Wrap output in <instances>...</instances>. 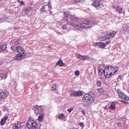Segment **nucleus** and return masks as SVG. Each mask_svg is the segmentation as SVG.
<instances>
[{
    "label": "nucleus",
    "instance_id": "40",
    "mask_svg": "<svg viewBox=\"0 0 129 129\" xmlns=\"http://www.w3.org/2000/svg\"><path fill=\"white\" fill-rule=\"evenodd\" d=\"M120 102H123V103H127V102L125 101L120 100Z\"/></svg>",
    "mask_w": 129,
    "mask_h": 129
},
{
    "label": "nucleus",
    "instance_id": "39",
    "mask_svg": "<svg viewBox=\"0 0 129 129\" xmlns=\"http://www.w3.org/2000/svg\"><path fill=\"white\" fill-rule=\"evenodd\" d=\"M11 50H12V51H14V50H15V46H11Z\"/></svg>",
    "mask_w": 129,
    "mask_h": 129
},
{
    "label": "nucleus",
    "instance_id": "18",
    "mask_svg": "<svg viewBox=\"0 0 129 129\" xmlns=\"http://www.w3.org/2000/svg\"><path fill=\"white\" fill-rule=\"evenodd\" d=\"M8 116H5L2 119L1 121V124H2L3 125H5V123H6V122L7 121V120H8Z\"/></svg>",
    "mask_w": 129,
    "mask_h": 129
},
{
    "label": "nucleus",
    "instance_id": "14",
    "mask_svg": "<svg viewBox=\"0 0 129 129\" xmlns=\"http://www.w3.org/2000/svg\"><path fill=\"white\" fill-rule=\"evenodd\" d=\"M52 5L51 4V1H48V9L47 13L48 14V12H49V15H52L53 14V11H51V10H52Z\"/></svg>",
    "mask_w": 129,
    "mask_h": 129
},
{
    "label": "nucleus",
    "instance_id": "36",
    "mask_svg": "<svg viewBox=\"0 0 129 129\" xmlns=\"http://www.w3.org/2000/svg\"><path fill=\"white\" fill-rule=\"evenodd\" d=\"M4 73H5V71L3 70L0 71V75H1V74H4Z\"/></svg>",
    "mask_w": 129,
    "mask_h": 129
},
{
    "label": "nucleus",
    "instance_id": "34",
    "mask_svg": "<svg viewBox=\"0 0 129 129\" xmlns=\"http://www.w3.org/2000/svg\"><path fill=\"white\" fill-rule=\"evenodd\" d=\"M79 125H80V126L81 127H83V126H84V123H83V122H80L79 123Z\"/></svg>",
    "mask_w": 129,
    "mask_h": 129
},
{
    "label": "nucleus",
    "instance_id": "26",
    "mask_svg": "<svg viewBox=\"0 0 129 129\" xmlns=\"http://www.w3.org/2000/svg\"><path fill=\"white\" fill-rule=\"evenodd\" d=\"M18 3L20 4V6H25V2L23 1L18 0Z\"/></svg>",
    "mask_w": 129,
    "mask_h": 129
},
{
    "label": "nucleus",
    "instance_id": "17",
    "mask_svg": "<svg viewBox=\"0 0 129 129\" xmlns=\"http://www.w3.org/2000/svg\"><path fill=\"white\" fill-rule=\"evenodd\" d=\"M77 58L78 59H80L81 60H86L87 58H88V56L87 55L84 56L81 54H78Z\"/></svg>",
    "mask_w": 129,
    "mask_h": 129
},
{
    "label": "nucleus",
    "instance_id": "24",
    "mask_svg": "<svg viewBox=\"0 0 129 129\" xmlns=\"http://www.w3.org/2000/svg\"><path fill=\"white\" fill-rule=\"evenodd\" d=\"M31 10H32V9L30 7H28L26 8L25 10V14H29V13L31 12Z\"/></svg>",
    "mask_w": 129,
    "mask_h": 129
},
{
    "label": "nucleus",
    "instance_id": "29",
    "mask_svg": "<svg viewBox=\"0 0 129 129\" xmlns=\"http://www.w3.org/2000/svg\"><path fill=\"white\" fill-rule=\"evenodd\" d=\"M63 117H64V114L63 113L60 114L58 116V119H62V118H63Z\"/></svg>",
    "mask_w": 129,
    "mask_h": 129
},
{
    "label": "nucleus",
    "instance_id": "46",
    "mask_svg": "<svg viewBox=\"0 0 129 129\" xmlns=\"http://www.w3.org/2000/svg\"><path fill=\"white\" fill-rule=\"evenodd\" d=\"M14 22L13 24H16V22L14 21Z\"/></svg>",
    "mask_w": 129,
    "mask_h": 129
},
{
    "label": "nucleus",
    "instance_id": "3",
    "mask_svg": "<svg viewBox=\"0 0 129 129\" xmlns=\"http://www.w3.org/2000/svg\"><path fill=\"white\" fill-rule=\"evenodd\" d=\"M15 50L18 54L14 57V60L16 61H20V60H22L26 57V51L22 47L20 46H16L15 47Z\"/></svg>",
    "mask_w": 129,
    "mask_h": 129
},
{
    "label": "nucleus",
    "instance_id": "35",
    "mask_svg": "<svg viewBox=\"0 0 129 129\" xmlns=\"http://www.w3.org/2000/svg\"><path fill=\"white\" fill-rule=\"evenodd\" d=\"M122 78V76L121 75H119L118 76V80H121V78Z\"/></svg>",
    "mask_w": 129,
    "mask_h": 129
},
{
    "label": "nucleus",
    "instance_id": "30",
    "mask_svg": "<svg viewBox=\"0 0 129 129\" xmlns=\"http://www.w3.org/2000/svg\"><path fill=\"white\" fill-rule=\"evenodd\" d=\"M98 91L99 93H100L101 94H102V93L103 92H104V90H103V89H102V88L100 89H98Z\"/></svg>",
    "mask_w": 129,
    "mask_h": 129
},
{
    "label": "nucleus",
    "instance_id": "37",
    "mask_svg": "<svg viewBox=\"0 0 129 129\" xmlns=\"http://www.w3.org/2000/svg\"><path fill=\"white\" fill-rule=\"evenodd\" d=\"M110 43V41H106L105 45H109V43Z\"/></svg>",
    "mask_w": 129,
    "mask_h": 129
},
{
    "label": "nucleus",
    "instance_id": "7",
    "mask_svg": "<svg viewBox=\"0 0 129 129\" xmlns=\"http://www.w3.org/2000/svg\"><path fill=\"white\" fill-rule=\"evenodd\" d=\"M116 92L118 93V95L121 99H123V100H126L127 101L129 100L128 96H126L125 94H124V93L122 92V91H121L120 90L117 89Z\"/></svg>",
    "mask_w": 129,
    "mask_h": 129
},
{
    "label": "nucleus",
    "instance_id": "27",
    "mask_svg": "<svg viewBox=\"0 0 129 129\" xmlns=\"http://www.w3.org/2000/svg\"><path fill=\"white\" fill-rule=\"evenodd\" d=\"M52 91H54L55 89H57V84H54L52 85L51 88Z\"/></svg>",
    "mask_w": 129,
    "mask_h": 129
},
{
    "label": "nucleus",
    "instance_id": "43",
    "mask_svg": "<svg viewBox=\"0 0 129 129\" xmlns=\"http://www.w3.org/2000/svg\"><path fill=\"white\" fill-rule=\"evenodd\" d=\"M7 116H9V115L10 114V113L9 112H8L7 113H6Z\"/></svg>",
    "mask_w": 129,
    "mask_h": 129
},
{
    "label": "nucleus",
    "instance_id": "22",
    "mask_svg": "<svg viewBox=\"0 0 129 129\" xmlns=\"http://www.w3.org/2000/svg\"><path fill=\"white\" fill-rule=\"evenodd\" d=\"M102 84V83L101 82V81L100 80H97L96 81V85L98 87H100L101 86V85Z\"/></svg>",
    "mask_w": 129,
    "mask_h": 129
},
{
    "label": "nucleus",
    "instance_id": "23",
    "mask_svg": "<svg viewBox=\"0 0 129 129\" xmlns=\"http://www.w3.org/2000/svg\"><path fill=\"white\" fill-rule=\"evenodd\" d=\"M56 65H58V66H63V60L59 59L56 63Z\"/></svg>",
    "mask_w": 129,
    "mask_h": 129
},
{
    "label": "nucleus",
    "instance_id": "1",
    "mask_svg": "<svg viewBox=\"0 0 129 129\" xmlns=\"http://www.w3.org/2000/svg\"><path fill=\"white\" fill-rule=\"evenodd\" d=\"M64 16L61 22V24H65L68 22H70V24H67L61 26V29L63 30H67L70 29V27H74L77 30L79 31H82V29H88L90 27H93L94 23L93 21H85L81 23L78 21V19L72 16L68 12H64Z\"/></svg>",
    "mask_w": 129,
    "mask_h": 129
},
{
    "label": "nucleus",
    "instance_id": "47",
    "mask_svg": "<svg viewBox=\"0 0 129 129\" xmlns=\"http://www.w3.org/2000/svg\"><path fill=\"white\" fill-rule=\"evenodd\" d=\"M118 125H120V124H118Z\"/></svg>",
    "mask_w": 129,
    "mask_h": 129
},
{
    "label": "nucleus",
    "instance_id": "16",
    "mask_svg": "<svg viewBox=\"0 0 129 129\" xmlns=\"http://www.w3.org/2000/svg\"><path fill=\"white\" fill-rule=\"evenodd\" d=\"M46 9H48V4L46 6H42L40 9V12L41 13H44L45 12L46 14H48V10H47Z\"/></svg>",
    "mask_w": 129,
    "mask_h": 129
},
{
    "label": "nucleus",
    "instance_id": "38",
    "mask_svg": "<svg viewBox=\"0 0 129 129\" xmlns=\"http://www.w3.org/2000/svg\"><path fill=\"white\" fill-rule=\"evenodd\" d=\"M81 112L84 115H85V112L84 111V110H82Z\"/></svg>",
    "mask_w": 129,
    "mask_h": 129
},
{
    "label": "nucleus",
    "instance_id": "11",
    "mask_svg": "<svg viewBox=\"0 0 129 129\" xmlns=\"http://www.w3.org/2000/svg\"><path fill=\"white\" fill-rule=\"evenodd\" d=\"M106 73V71H105V69L103 70L101 67H99V70H98V74L99 75H104L105 76V74Z\"/></svg>",
    "mask_w": 129,
    "mask_h": 129
},
{
    "label": "nucleus",
    "instance_id": "48",
    "mask_svg": "<svg viewBox=\"0 0 129 129\" xmlns=\"http://www.w3.org/2000/svg\"><path fill=\"white\" fill-rule=\"evenodd\" d=\"M58 34H60V32H58Z\"/></svg>",
    "mask_w": 129,
    "mask_h": 129
},
{
    "label": "nucleus",
    "instance_id": "15",
    "mask_svg": "<svg viewBox=\"0 0 129 129\" xmlns=\"http://www.w3.org/2000/svg\"><path fill=\"white\" fill-rule=\"evenodd\" d=\"M82 92L81 91H75L73 94L71 95V96H82Z\"/></svg>",
    "mask_w": 129,
    "mask_h": 129
},
{
    "label": "nucleus",
    "instance_id": "42",
    "mask_svg": "<svg viewBox=\"0 0 129 129\" xmlns=\"http://www.w3.org/2000/svg\"><path fill=\"white\" fill-rule=\"evenodd\" d=\"M15 45H17V44H19V41H16L15 42Z\"/></svg>",
    "mask_w": 129,
    "mask_h": 129
},
{
    "label": "nucleus",
    "instance_id": "33",
    "mask_svg": "<svg viewBox=\"0 0 129 129\" xmlns=\"http://www.w3.org/2000/svg\"><path fill=\"white\" fill-rule=\"evenodd\" d=\"M73 109H74V108H70L69 109H68V112H71V111H73Z\"/></svg>",
    "mask_w": 129,
    "mask_h": 129
},
{
    "label": "nucleus",
    "instance_id": "28",
    "mask_svg": "<svg viewBox=\"0 0 129 129\" xmlns=\"http://www.w3.org/2000/svg\"><path fill=\"white\" fill-rule=\"evenodd\" d=\"M84 0H74V3H75V4H77L78 3H83Z\"/></svg>",
    "mask_w": 129,
    "mask_h": 129
},
{
    "label": "nucleus",
    "instance_id": "2",
    "mask_svg": "<svg viewBox=\"0 0 129 129\" xmlns=\"http://www.w3.org/2000/svg\"><path fill=\"white\" fill-rule=\"evenodd\" d=\"M95 100V98L93 97V93L90 92L85 94L82 99L84 106L91 105V104L94 102Z\"/></svg>",
    "mask_w": 129,
    "mask_h": 129
},
{
    "label": "nucleus",
    "instance_id": "5",
    "mask_svg": "<svg viewBox=\"0 0 129 129\" xmlns=\"http://www.w3.org/2000/svg\"><path fill=\"white\" fill-rule=\"evenodd\" d=\"M26 125L27 127H28V129H37L38 126L37 122L32 118H30L28 120Z\"/></svg>",
    "mask_w": 129,
    "mask_h": 129
},
{
    "label": "nucleus",
    "instance_id": "19",
    "mask_svg": "<svg viewBox=\"0 0 129 129\" xmlns=\"http://www.w3.org/2000/svg\"><path fill=\"white\" fill-rule=\"evenodd\" d=\"M43 118H44V113L40 114L38 118V121H42Z\"/></svg>",
    "mask_w": 129,
    "mask_h": 129
},
{
    "label": "nucleus",
    "instance_id": "44",
    "mask_svg": "<svg viewBox=\"0 0 129 129\" xmlns=\"http://www.w3.org/2000/svg\"><path fill=\"white\" fill-rule=\"evenodd\" d=\"M5 51H6V53H8V50H5Z\"/></svg>",
    "mask_w": 129,
    "mask_h": 129
},
{
    "label": "nucleus",
    "instance_id": "21",
    "mask_svg": "<svg viewBox=\"0 0 129 129\" xmlns=\"http://www.w3.org/2000/svg\"><path fill=\"white\" fill-rule=\"evenodd\" d=\"M21 128H22V126L17 125V124H13V129H19Z\"/></svg>",
    "mask_w": 129,
    "mask_h": 129
},
{
    "label": "nucleus",
    "instance_id": "41",
    "mask_svg": "<svg viewBox=\"0 0 129 129\" xmlns=\"http://www.w3.org/2000/svg\"><path fill=\"white\" fill-rule=\"evenodd\" d=\"M20 124H21V122H20V121H18L17 122V125H20Z\"/></svg>",
    "mask_w": 129,
    "mask_h": 129
},
{
    "label": "nucleus",
    "instance_id": "12",
    "mask_svg": "<svg viewBox=\"0 0 129 129\" xmlns=\"http://www.w3.org/2000/svg\"><path fill=\"white\" fill-rule=\"evenodd\" d=\"M113 9H115V12H117L119 15L122 13V8L120 7L119 6H112Z\"/></svg>",
    "mask_w": 129,
    "mask_h": 129
},
{
    "label": "nucleus",
    "instance_id": "8",
    "mask_svg": "<svg viewBox=\"0 0 129 129\" xmlns=\"http://www.w3.org/2000/svg\"><path fill=\"white\" fill-rule=\"evenodd\" d=\"M33 110L35 114L37 115L43 111V108H42V106L35 105L33 107Z\"/></svg>",
    "mask_w": 129,
    "mask_h": 129
},
{
    "label": "nucleus",
    "instance_id": "6",
    "mask_svg": "<svg viewBox=\"0 0 129 129\" xmlns=\"http://www.w3.org/2000/svg\"><path fill=\"white\" fill-rule=\"evenodd\" d=\"M92 6L97 10H101L103 5L101 4V2L99 0H93Z\"/></svg>",
    "mask_w": 129,
    "mask_h": 129
},
{
    "label": "nucleus",
    "instance_id": "25",
    "mask_svg": "<svg viewBox=\"0 0 129 129\" xmlns=\"http://www.w3.org/2000/svg\"><path fill=\"white\" fill-rule=\"evenodd\" d=\"M6 49H7L6 45H3L1 47H0V51H2V50H6Z\"/></svg>",
    "mask_w": 129,
    "mask_h": 129
},
{
    "label": "nucleus",
    "instance_id": "20",
    "mask_svg": "<svg viewBox=\"0 0 129 129\" xmlns=\"http://www.w3.org/2000/svg\"><path fill=\"white\" fill-rule=\"evenodd\" d=\"M115 34H116V32L115 31H112L111 33L109 34V39H111V38H113Z\"/></svg>",
    "mask_w": 129,
    "mask_h": 129
},
{
    "label": "nucleus",
    "instance_id": "32",
    "mask_svg": "<svg viewBox=\"0 0 129 129\" xmlns=\"http://www.w3.org/2000/svg\"><path fill=\"white\" fill-rule=\"evenodd\" d=\"M75 74L77 75V76H79V75H80V72H79V71H76L75 72Z\"/></svg>",
    "mask_w": 129,
    "mask_h": 129
},
{
    "label": "nucleus",
    "instance_id": "31",
    "mask_svg": "<svg viewBox=\"0 0 129 129\" xmlns=\"http://www.w3.org/2000/svg\"><path fill=\"white\" fill-rule=\"evenodd\" d=\"M0 77L1 78H7V75L5 74V73L3 74H2L1 75H0Z\"/></svg>",
    "mask_w": 129,
    "mask_h": 129
},
{
    "label": "nucleus",
    "instance_id": "13",
    "mask_svg": "<svg viewBox=\"0 0 129 129\" xmlns=\"http://www.w3.org/2000/svg\"><path fill=\"white\" fill-rule=\"evenodd\" d=\"M95 45L101 49H104V47H105V43L102 42H97L95 43Z\"/></svg>",
    "mask_w": 129,
    "mask_h": 129
},
{
    "label": "nucleus",
    "instance_id": "10",
    "mask_svg": "<svg viewBox=\"0 0 129 129\" xmlns=\"http://www.w3.org/2000/svg\"><path fill=\"white\" fill-rule=\"evenodd\" d=\"M116 104H117V102H112L110 105L109 106V109H110L111 110H115V106Z\"/></svg>",
    "mask_w": 129,
    "mask_h": 129
},
{
    "label": "nucleus",
    "instance_id": "9",
    "mask_svg": "<svg viewBox=\"0 0 129 129\" xmlns=\"http://www.w3.org/2000/svg\"><path fill=\"white\" fill-rule=\"evenodd\" d=\"M9 96V92H2L0 93V99H4L6 97Z\"/></svg>",
    "mask_w": 129,
    "mask_h": 129
},
{
    "label": "nucleus",
    "instance_id": "45",
    "mask_svg": "<svg viewBox=\"0 0 129 129\" xmlns=\"http://www.w3.org/2000/svg\"><path fill=\"white\" fill-rule=\"evenodd\" d=\"M73 129H78V128L75 127V128H73Z\"/></svg>",
    "mask_w": 129,
    "mask_h": 129
},
{
    "label": "nucleus",
    "instance_id": "4",
    "mask_svg": "<svg viewBox=\"0 0 129 129\" xmlns=\"http://www.w3.org/2000/svg\"><path fill=\"white\" fill-rule=\"evenodd\" d=\"M106 73H105V78H110L115 72L114 71V67L112 66H106L104 67Z\"/></svg>",
    "mask_w": 129,
    "mask_h": 129
}]
</instances>
